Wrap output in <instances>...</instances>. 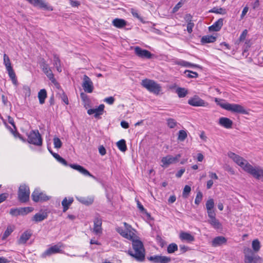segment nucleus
<instances>
[{
  "label": "nucleus",
  "instance_id": "58836bf2",
  "mask_svg": "<svg viewBox=\"0 0 263 263\" xmlns=\"http://www.w3.org/2000/svg\"><path fill=\"white\" fill-rule=\"evenodd\" d=\"M118 148L122 152H124L127 149L126 142L124 139L120 140L117 143Z\"/></svg>",
  "mask_w": 263,
  "mask_h": 263
},
{
  "label": "nucleus",
  "instance_id": "8fccbe9b",
  "mask_svg": "<svg viewBox=\"0 0 263 263\" xmlns=\"http://www.w3.org/2000/svg\"><path fill=\"white\" fill-rule=\"evenodd\" d=\"M53 144L55 148H60L62 145V143L61 140L58 137L53 138Z\"/></svg>",
  "mask_w": 263,
  "mask_h": 263
},
{
  "label": "nucleus",
  "instance_id": "c85d7f7f",
  "mask_svg": "<svg viewBox=\"0 0 263 263\" xmlns=\"http://www.w3.org/2000/svg\"><path fill=\"white\" fill-rule=\"evenodd\" d=\"M112 25L118 28H122L127 25V22L123 19L115 18L112 21Z\"/></svg>",
  "mask_w": 263,
  "mask_h": 263
},
{
  "label": "nucleus",
  "instance_id": "aec40b11",
  "mask_svg": "<svg viewBox=\"0 0 263 263\" xmlns=\"http://www.w3.org/2000/svg\"><path fill=\"white\" fill-rule=\"evenodd\" d=\"M104 109V104L100 105L98 108L89 109L87 110V114L89 115L94 114V117L96 118L103 114Z\"/></svg>",
  "mask_w": 263,
  "mask_h": 263
},
{
  "label": "nucleus",
  "instance_id": "e433bc0d",
  "mask_svg": "<svg viewBox=\"0 0 263 263\" xmlns=\"http://www.w3.org/2000/svg\"><path fill=\"white\" fill-rule=\"evenodd\" d=\"M14 227L13 226H8L5 231L3 235L2 236V239L5 240L11 234V233L14 231Z\"/></svg>",
  "mask_w": 263,
  "mask_h": 263
},
{
  "label": "nucleus",
  "instance_id": "bf43d9fd",
  "mask_svg": "<svg viewBox=\"0 0 263 263\" xmlns=\"http://www.w3.org/2000/svg\"><path fill=\"white\" fill-rule=\"evenodd\" d=\"M131 13L134 17H136V18H138L139 20H140L141 21H142V18L139 16V15L137 11L132 9L131 10Z\"/></svg>",
  "mask_w": 263,
  "mask_h": 263
},
{
  "label": "nucleus",
  "instance_id": "cd10ccee",
  "mask_svg": "<svg viewBox=\"0 0 263 263\" xmlns=\"http://www.w3.org/2000/svg\"><path fill=\"white\" fill-rule=\"evenodd\" d=\"M176 64L178 65H180L185 67H196L201 68V66L198 65L192 64L191 63L182 60H179L177 61L176 62Z\"/></svg>",
  "mask_w": 263,
  "mask_h": 263
},
{
  "label": "nucleus",
  "instance_id": "f3484780",
  "mask_svg": "<svg viewBox=\"0 0 263 263\" xmlns=\"http://www.w3.org/2000/svg\"><path fill=\"white\" fill-rule=\"evenodd\" d=\"M135 54L141 58L151 59L153 54L148 50L143 49L140 47L136 46L134 48Z\"/></svg>",
  "mask_w": 263,
  "mask_h": 263
},
{
  "label": "nucleus",
  "instance_id": "a19ab883",
  "mask_svg": "<svg viewBox=\"0 0 263 263\" xmlns=\"http://www.w3.org/2000/svg\"><path fill=\"white\" fill-rule=\"evenodd\" d=\"M209 12L215 13L217 14H225L226 13V11L225 9L222 8H217L214 7L212 9L210 10L209 11Z\"/></svg>",
  "mask_w": 263,
  "mask_h": 263
},
{
  "label": "nucleus",
  "instance_id": "7ed1b4c3",
  "mask_svg": "<svg viewBox=\"0 0 263 263\" xmlns=\"http://www.w3.org/2000/svg\"><path fill=\"white\" fill-rule=\"evenodd\" d=\"M48 150L50 152V153L52 154V155L53 156V157L55 158L59 162H60L65 166L68 165L67 161L62 157H61L59 154L53 153L49 148H48ZM69 166L71 168L78 171L84 176H88L92 177L95 179H96V177L91 175L86 169H85L84 167L80 165L76 164H70L69 165Z\"/></svg>",
  "mask_w": 263,
  "mask_h": 263
},
{
  "label": "nucleus",
  "instance_id": "6e6d98bb",
  "mask_svg": "<svg viewBox=\"0 0 263 263\" xmlns=\"http://www.w3.org/2000/svg\"><path fill=\"white\" fill-rule=\"evenodd\" d=\"M184 19L185 22L187 23H192L193 22V16L190 14H186L185 15L184 17Z\"/></svg>",
  "mask_w": 263,
  "mask_h": 263
},
{
  "label": "nucleus",
  "instance_id": "603ef678",
  "mask_svg": "<svg viewBox=\"0 0 263 263\" xmlns=\"http://www.w3.org/2000/svg\"><path fill=\"white\" fill-rule=\"evenodd\" d=\"M32 210H33V208L31 207L22 208L20 209L21 214V215H26V214L32 212Z\"/></svg>",
  "mask_w": 263,
  "mask_h": 263
},
{
  "label": "nucleus",
  "instance_id": "774afa93",
  "mask_svg": "<svg viewBox=\"0 0 263 263\" xmlns=\"http://www.w3.org/2000/svg\"><path fill=\"white\" fill-rule=\"evenodd\" d=\"M121 126L123 128H125V129L128 128L129 127L128 123L127 122L125 121H121Z\"/></svg>",
  "mask_w": 263,
  "mask_h": 263
},
{
  "label": "nucleus",
  "instance_id": "3c124183",
  "mask_svg": "<svg viewBox=\"0 0 263 263\" xmlns=\"http://www.w3.org/2000/svg\"><path fill=\"white\" fill-rule=\"evenodd\" d=\"M187 77L190 78H196L198 77V74L196 72H194L191 70H186L184 71V73H186Z\"/></svg>",
  "mask_w": 263,
  "mask_h": 263
},
{
  "label": "nucleus",
  "instance_id": "f704fd0d",
  "mask_svg": "<svg viewBox=\"0 0 263 263\" xmlns=\"http://www.w3.org/2000/svg\"><path fill=\"white\" fill-rule=\"evenodd\" d=\"M53 61V64L54 66L55 67V68H57V70H58V71L61 72L62 68L61 66V61H60V60L59 57L57 55H56V54L54 55Z\"/></svg>",
  "mask_w": 263,
  "mask_h": 263
},
{
  "label": "nucleus",
  "instance_id": "4d7b16f0",
  "mask_svg": "<svg viewBox=\"0 0 263 263\" xmlns=\"http://www.w3.org/2000/svg\"><path fill=\"white\" fill-rule=\"evenodd\" d=\"M10 213L12 215H21L20 209H12L10 210Z\"/></svg>",
  "mask_w": 263,
  "mask_h": 263
},
{
  "label": "nucleus",
  "instance_id": "ddd939ff",
  "mask_svg": "<svg viewBox=\"0 0 263 263\" xmlns=\"http://www.w3.org/2000/svg\"><path fill=\"white\" fill-rule=\"evenodd\" d=\"M181 156L180 154H178L175 157H173L172 155H167L166 157H163L161 159V162L162 163L161 166L167 167L170 164L177 162Z\"/></svg>",
  "mask_w": 263,
  "mask_h": 263
},
{
  "label": "nucleus",
  "instance_id": "5701e85b",
  "mask_svg": "<svg viewBox=\"0 0 263 263\" xmlns=\"http://www.w3.org/2000/svg\"><path fill=\"white\" fill-rule=\"evenodd\" d=\"M218 123L221 126L228 129L232 128L233 125L232 121L226 117L220 118Z\"/></svg>",
  "mask_w": 263,
  "mask_h": 263
},
{
  "label": "nucleus",
  "instance_id": "c03bdc74",
  "mask_svg": "<svg viewBox=\"0 0 263 263\" xmlns=\"http://www.w3.org/2000/svg\"><path fill=\"white\" fill-rule=\"evenodd\" d=\"M191 188L189 185H185L183 193H182V197L184 198H187L189 195L190 193L191 192Z\"/></svg>",
  "mask_w": 263,
  "mask_h": 263
},
{
  "label": "nucleus",
  "instance_id": "69168bd1",
  "mask_svg": "<svg viewBox=\"0 0 263 263\" xmlns=\"http://www.w3.org/2000/svg\"><path fill=\"white\" fill-rule=\"evenodd\" d=\"M209 176L212 179H214L216 180H217L218 179V177L216 173L210 172H209Z\"/></svg>",
  "mask_w": 263,
  "mask_h": 263
},
{
  "label": "nucleus",
  "instance_id": "2f4dec72",
  "mask_svg": "<svg viewBox=\"0 0 263 263\" xmlns=\"http://www.w3.org/2000/svg\"><path fill=\"white\" fill-rule=\"evenodd\" d=\"M73 201V198L72 197H69L68 200L67 198H65L62 201V205L63 207V212H65L68 209L69 206L72 203Z\"/></svg>",
  "mask_w": 263,
  "mask_h": 263
},
{
  "label": "nucleus",
  "instance_id": "6e6552de",
  "mask_svg": "<svg viewBox=\"0 0 263 263\" xmlns=\"http://www.w3.org/2000/svg\"><path fill=\"white\" fill-rule=\"evenodd\" d=\"M30 190L29 186L26 184L20 186L18 191V198L22 202H26L29 199Z\"/></svg>",
  "mask_w": 263,
  "mask_h": 263
},
{
  "label": "nucleus",
  "instance_id": "f03ea898",
  "mask_svg": "<svg viewBox=\"0 0 263 263\" xmlns=\"http://www.w3.org/2000/svg\"><path fill=\"white\" fill-rule=\"evenodd\" d=\"M132 241L133 250H128L127 253L136 260L142 262L145 259V249L143 242L135 234L133 239H129Z\"/></svg>",
  "mask_w": 263,
  "mask_h": 263
},
{
  "label": "nucleus",
  "instance_id": "412c9836",
  "mask_svg": "<svg viewBox=\"0 0 263 263\" xmlns=\"http://www.w3.org/2000/svg\"><path fill=\"white\" fill-rule=\"evenodd\" d=\"M30 4L35 7H39L41 8H43L46 10H52L48 7V5L45 3L44 0H26Z\"/></svg>",
  "mask_w": 263,
  "mask_h": 263
},
{
  "label": "nucleus",
  "instance_id": "dca6fc26",
  "mask_svg": "<svg viewBox=\"0 0 263 263\" xmlns=\"http://www.w3.org/2000/svg\"><path fill=\"white\" fill-rule=\"evenodd\" d=\"M147 259L154 263H169L171 258L161 255H154L147 257Z\"/></svg>",
  "mask_w": 263,
  "mask_h": 263
},
{
  "label": "nucleus",
  "instance_id": "b1692460",
  "mask_svg": "<svg viewBox=\"0 0 263 263\" xmlns=\"http://www.w3.org/2000/svg\"><path fill=\"white\" fill-rule=\"evenodd\" d=\"M227 242V239L223 236H217L214 238L212 241V246L214 247L220 246Z\"/></svg>",
  "mask_w": 263,
  "mask_h": 263
},
{
  "label": "nucleus",
  "instance_id": "4468645a",
  "mask_svg": "<svg viewBox=\"0 0 263 263\" xmlns=\"http://www.w3.org/2000/svg\"><path fill=\"white\" fill-rule=\"evenodd\" d=\"M188 104L191 106L195 107H205L208 105V103L207 102L201 99L199 96L197 95H195L191 98L188 100Z\"/></svg>",
  "mask_w": 263,
  "mask_h": 263
},
{
  "label": "nucleus",
  "instance_id": "37998d69",
  "mask_svg": "<svg viewBox=\"0 0 263 263\" xmlns=\"http://www.w3.org/2000/svg\"><path fill=\"white\" fill-rule=\"evenodd\" d=\"M252 246L255 252H258L260 248V242L257 239H255L252 241Z\"/></svg>",
  "mask_w": 263,
  "mask_h": 263
},
{
  "label": "nucleus",
  "instance_id": "680f3d73",
  "mask_svg": "<svg viewBox=\"0 0 263 263\" xmlns=\"http://www.w3.org/2000/svg\"><path fill=\"white\" fill-rule=\"evenodd\" d=\"M183 3L181 2H179L173 9V12L175 13L177 12L180 8L182 7Z\"/></svg>",
  "mask_w": 263,
  "mask_h": 263
},
{
  "label": "nucleus",
  "instance_id": "9d476101",
  "mask_svg": "<svg viewBox=\"0 0 263 263\" xmlns=\"http://www.w3.org/2000/svg\"><path fill=\"white\" fill-rule=\"evenodd\" d=\"M28 141L29 143L37 146L42 144V139L37 130H32L28 135Z\"/></svg>",
  "mask_w": 263,
  "mask_h": 263
},
{
  "label": "nucleus",
  "instance_id": "f257e3e1",
  "mask_svg": "<svg viewBox=\"0 0 263 263\" xmlns=\"http://www.w3.org/2000/svg\"><path fill=\"white\" fill-rule=\"evenodd\" d=\"M228 156L245 171L252 175L256 179H259L261 177L263 178V169L260 167H254L246 160L233 152L228 153Z\"/></svg>",
  "mask_w": 263,
  "mask_h": 263
},
{
  "label": "nucleus",
  "instance_id": "052dcab7",
  "mask_svg": "<svg viewBox=\"0 0 263 263\" xmlns=\"http://www.w3.org/2000/svg\"><path fill=\"white\" fill-rule=\"evenodd\" d=\"M8 197V193H3L0 194V203L4 201Z\"/></svg>",
  "mask_w": 263,
  "mask_h": 263
},
{
  "label": "nucleus",
  "instance_id": "c9c22d12",
  "mask_svg": "<svg viewBox=\"0 0 263 263\" xmlns=\"http://www.w3.org/2000/svg\"><path fill=\"white\" fill-rule=\"evenodd\" d=\"M216 37L212 35H205L201 39V42L202 43H213L216 41Z\"/></svg>",
  "mask_w": 263,
  "mask_h": 263
},
{
  "label": "nucleus",
  "instance_id": "13d9d810",
  "mask_svg": "<svg viewBox=\"0 0 263 263\" xmlns=\"http://www.w3.org/2000/svg\"><path fill=\"white\" fill-rule=\"evenodd\" d=\"M194 23L193 22L192 23H189L187 24V31L189 33H191L193 31V28L194 27Z\"/></svg>",
  "mask_w": 263,
  "mask_h": 263
},
{
  "label": "nucleus",
  "instance_id": "e2e57ef3",
  "mask_svg": "<svg viewBox=\"0 0 263 263\" xmlns=\"http://www.w3.org/2000/svg\"><path fill=\"white\" fill-rule=\"evenodd\" d=\"M99 152L101 155L104 156L106 154V152L105 147L103 146H100L99 147Z\"/></svg>",
  "mask_w": 263,
  "mask_h": 263
},
{
  "label": "nucleus",
  "instance_id": "ea45409f",
  "mask_svg": "<svg viewBox=\"0 0 263 263\" xmlns=\"http://www.w3.org/2000/svg\"><path fill=\"white\" fill-rule=\"evenodd\" d=\"M58 95L66 104H68L69 102L67 96L63 90H60V91L58 92Z\"/></svg>",
  "mask_w": 263,
  "mask_h": 263
},
{
  "label": "nucleus",
  "instance_id": "0e129e2a",
  "mask_svg": "<svg viewBox=\"0 0 263 263\" xmlns=\"http://www.w3.org/2000/svg\"><path fill=\"white\" fill-rule=\"evenodd\" d=\"M185 169L184 168H181L180 169L176 174V176L177 178H180L182 174L184 173Z\"/></svg>",
  "mask_w": 263,
  "mask_h": 263
},
{
  "label": "nucleus",
  "instance_id": "9b49d317",
  "mask_svg": "<svg viewBox=\"0 0 263 263\" xmlns=\"http://www.w3.org/2000/svg\"><path fill=\"white\" fill-rule=\"evenodd\" d=\"M31 197L33 201L35 202H43L48 201L50 197L39 189H36L32 193Z\"/></svg>",
  "mask_w": 263,
  "mask_h": 263
},
{
  "label": "nucleus",
  "instance_id": "338daca9",
  "mask_svg": "<svg viewBox=\"0 0 263 263\" xmlns=\"http://www.w3.org/2000/svg\"><path fill=\"white\" fill-rule=\"evenodd\" d=\"M248 10H249V8L248 7H245L242 11V13H241V18H242L246 14V13L248 12Z\"/></svg>",
  "mask_w": 263,
  "mask_h": 263
},
{
  "label": "nucleus",
  "instance_id": "1a4fd4ad",
  "mask_svg": "<svg viewBox=\"0 0 263 263\" xmlns=\"http://www.w3.org/2000/svg\"><path fill=\"white\" fill-rule=\"evenodd\" d=\"M4 64L6 66V68L8 71L9 77L12 80V81L13 84H16L17 80L16 78L15 73L11 66V63L10 61V59L9 57L4 54Z\"/></svg>",
  "mask_w": 263,
  "mask_h": 263
},
{
  "label": "nucleus",
  "instance_id": "c756f323",
  "mask_svg": "<svg viewBox=\"0 0 263 263\" xmlns=\"http://www.w3.org/2000/svg\"><path fill=\"white\" fill-rule=\"evenodd\" d=\"M31 236V233L28 231H26L24 232L21 236L18 242L19 244H24L30 238Z\"/></svg>",
  "mask_w": 263,
  "mask_h": 263
},
{
  "label": "nucleus",
  "instance_id": "49530a36",
  "mask_svg": "<svg viewBox=\"0 0 263 263\" xmlns=\"http://www.w3.org/2000/svg\"><path fill=\"white\" fill-rule=\"evenodd\" d=\"M137 206H138V209L140 210V211L141 212H142L143 213H145L147 217H150V216H151L150 214L148 213H147L146 210L144 209L143 206L142 205V204L140 203V202L139 200H137Z\"/></svg>",
  "mask_w": 263,
  "mask_h": 263
},
{
  "label": "nucleus",
  "instance_id": "6ab92c4d",
  "mask_svg": "<svg viewBox=\"0 0 263 263\" xmlns=\"http://www.w3.org/2000/svg\"><path fill=\"white\" fill-rule=\"evenodd\" d=\"M102 220L99 217H96L93 220V232L96 235L100 234L102 233Z\"/></svg>",
  "mask_w": 263,
  "mask_h": 263
},
{
  "label": "nucleus",
  "instance_id": "de8ad7c7",
  "mask_svg": "<svg viewBox=\"0 0 263 263\" xmlns=\"http://www.w3.org/2000/svg\"><path fill=\"white\" fill-rule=\"evenodd\" d=\"M203 197L202 193L200 191H198L197 193L196 198L195 200V203L197 205L199 204L201 202Z\"/></svg>",
  "mask_w": 263,
  "mask_h": 263
},
{
  "label": "nucleus",
  "instance_id": "4c0bfd02",
  "mask_svg": "<svg viewBox=\"0 0 263 263\" xmlns=\"http://www.w3.org/2000/svg\"><path fill=\"white\" fill-rule=\"evenodd\" d=\"M176 92L179 98H183L186 96L188 91L185 88L178 87L176 89Z\"/></svg>",
  "mask_w": 263,
  "mask_h": 263
},
{
  "label": "nucleus",
  "instance_id": "864d4df0",
  "mask_svg": "<svg viewBox=\"0 0 263 263\" xmlns=\"http://www.w3.org/2000/svg\"><path fill=\"white\" fill-rule=\"evenodd\" d=\"M248 34V31L247 29H245L242 33L241 34L239 38V40L240 42H243V41H245V40L246 39V36Z\"/></svg>",
  "mask_w": 263,
  "mask_h": 263
},
{
  "label": "nucleus",
  "instance_id": "bb28decb",
  "mask_svg": "<svg viewBox=\"0 0 263 263\" xmlns=\"http://www.w3.org/2000/svg\"><path fill=\"white\" fill-rule=\"evenodd\" d=\"M76 198L79 202L86 205L91 204L94 200L92 197H76Z\"/></svg>",
  "mask_w": 263,
  "mask_h": 263
},
{
  "label": "nucleus",
  "instance_id": "2eb2a0df",
  "mask_svg": "<svg viewBox=\"0 0 263 263\" xmlns=\"http://www.w3.org/2000/svg\"><path fill=\"white\" fill-rule=\"evenodd\" d=\"M82 87L85 92L91 93L93 90V85L91 79L86 75L83 79Z\"/></svg>",
  "mask_w": 263,
  "mask_h": 263
},
{
  "label": "nucleus",
  "instance_id": "7c9ffc66",
  "mask_svg": "<svg viewBox=\"0 0 263 263\" xmlns=\"http://www.w3.org/2000/svg\"><path fill=\"white\" fill-rule=\"evenodd\" d=\"M206 209L207 210L208 215L209 214H212L211 213H215L213 208L214 207V201L213 199H209L205 204Z\"/></svg>",
  "mask_w": 263,
  "mask_h": 263
},
{
  "label": "nucleus",
  "instance_id": "a211bd4d",
  "mask_svg": "<svg viewBox=\"0 0 263 263\" xmlns=\"http://www.w3.org/2000/svg\"><path fill=\"white\" fill-rule=\"evenodd\" d=\"M208 215L209 219L208 222L215 229H219L222 228V225L219 220L216 218V213H211Z\"/></svg>",
  "mask_w": 263,
  "mask_h": 263
},
{
  "label": "nucleus",
  "instance_id": "09e8293b",
  "mask_svg": "<svg viewBox=\"0 0 263 263\" xmlns=\"http://www.w3.org/2000/svg\"><path fill=\"white\" fill-rule=\"evenodd\" d=\"M166 121L168 126L171 128H174L177 125V122L174 119L168 118Z\"/></svg>",
  "mask_w": 263,
  "mask_h": 263
},
{
  "label": "nucleus",
  "instance_id": "a18cd8bd",
  "mask_svg": "<svg viewBox=\"0 0 263 263\" xmlns=\"http://www.w3.org/2000/svg\"><path fill=\"white\" fill-rule=\"evenodd\" d=\"M187 137V133L184 130H180L179 132L178 139L181 141H183Z\"/></svg>",
  "mask_w": 263,
  "mask_h": 263
},
{
  "label": "nucleus",
  "instance_id": "f8f14e48",
  "mask_svg": "<svg viewBox=\"0 0 263 263\" xmlns=\"http://www.w3.org/2000/svg\"><path fill=\"white\" fill-rule=\"evenodd\" d=\"M62 245L60 243L52 246L49 247L48 249H47L42 253V257L43 258H45L47 256H50L54 254L62 253Z\"/></svg>",
  "mask_w": 263,
  "mask_h": 263
},
{
  "label": "nucleus",
  "instance_id": "473e14b6",
  "mask_svg": "<svg viewBox=\"0 0 263 263\" xmlns=\"http://www.w3.org/2000/svg\"><path fill=\"white\" fill-rule=\"evenodd\" d=\"M47 217L46 213H37L33 217L32 220L35 222H40Z\"/></svg>",
  "mask_w": 263,
  "mask_h": 263
},
{
  "label": "nucleus",
  "instance_id": "423d86ee",
  "mask_svg": "<svg viewBox=\"0 0 263 263\" xmlns=\"http://www.w3.org/2000/svg\"><path fill=\"white\" fill-rule=\"evenodd\" d=\"M141 84L148 91L155 94H158L161 91V86L153 80H143Z\"/></svg>",
  "mask_w": 263,
  "mask_h": 263
},
{
  "label": "nucleus",
  "instance_id": "20e7f679",
  "mask_svg": "<svg viewBox=\"0 0 263 263\" xmlns=\"http://www.w3.org/2000/svg\"><path fill=\"white\" fill-rule=\"evenodd\" d=\"M215 102L217 103L222 108L230 111L232 112L248 114L247 111L241 105L238 104H230L229 103L224 102L223 100L219 99L218 98L215 99Z\"/></svg>",
  "mask_w": 263,
  "mask_h": 263
},
{
  "label": "nucleus",
  "instance_id": "5fc2aeb1",
  "mask_svg": "<svg viewBox=\"0 0 263 263\" xmlns=\"http://www.w3.org/2000/svg\"><path fill=\"white\" fill-rule=\"evenodd\" d=\"M115 100V99L113 97H109L108 98H106L104 99V101L109 105H112L114 104Z\"/></svg>",
  "mask_w": 263,
  "mask_h": 263
},
{
  "label": "nucleus",
  "instance_id": "0eeeda50",
  "mask_svg": "<svg viewBox=\"0 0 263 263\" xmlns=\"http://www.w3.org/2000/svg\"><path fill=\"white\" fill-rule=\"evenodd\" d=\"M245 263H261L262 259L258 255H255L253 251L249 248L244 251Z\"/></svg>",
  "mask_w": 263,
  "mask_h": 263
},
{
  "label": "nucleus",
  "instance_id": "393cba45",
  "mask_svg": "<svg viewBox=\"0 0 263 263\" xmlns=\"http://www.w3.org/2000/svg\"><path fill=\"white\" fill-rule=\"evenodd\" d=\"M223 20L219 18L215 22L212 26L209 27V30L210 31H218L220 30L223 26Z\"/></svg>",
  "mask_w": 263,
  "mask_h": 263
},
{
  "label": "nucleus",
  "instance_id": "72a5a7b5",
  "mask_svg": "<svg viewBox=\"0 0 263 263\" xmlns=\"http://www.w3.org/2000/svg\"><path fill=\"white\" fill-rule=\"evenodd\" d=\"M47 96V91L45 89H42L40 90L38 92V98L40 104H43L45 103V100Z\"/></svg>",
  "mask_w": 263,
  "mask_h": 263
},
{
  "label": "nucleus",
  "instance_id": "79ce46f5",
  "mask_svg": "<svg viewBox=\"0 0 263 263\" xmlns=\"http://www.w3.org/2000/svg\"><path fill=\"white\" fill-rule=\"evenodd\" d=\"M178 250V246L176 243H172L168 245L167 251L168 253H173Z\"/></svg>",
  "mask_w": 263,
  "mask_h": 263
},
{
  "label": "nucleus",
  "instance_id": "39448f33",
  "mask_svg": "<svg viewBox=\"0 0 263 263\" xmlns=\"http://www.w3.org/2000/svg\"><path fill=\"white\" fill-rule=\"evenodd\" d=\"M123 224L125 227V229L124 230L122 227H118L116 228V231L122 236L128 240L133 239L135 234L133 231L134 230L132 229V227L126 222H124Z\"/></svg>",
  "mask_w": 263,
  "mask_h": 263
},
{
  "label": "nucleus",
  "instance_id": "a878e982",
  "mask_svg": "<svg viewBox=\"0 0 263 263\" xmlns=\"http://www.w3.org/2000/svg\"><path fill=\"white\" fill-rule=\"evenodd\" d=\"M179 238L183 241H185L187 242H191L194 241L195 238L194 236L187 232H181L179 235Z\"/></svg>",
  "mask_w": 263,
  "mask_h": 263
},
{
  "label": "nucleus",
  "instance_id": "4be33fe9",
  "mask_svg": "<svg viewBox=\"0 0 263 263\" xmlns=\"http://www.w3.org/2000/svg\"><path fill=\"white\" fill-rule=\"evenodd\" d=\"M41 66L43 71L46 74L47 77L52 82H54V81H55L54 75L48 65L45 62H43Z\"/></svg>",
  "mask_w": 263,
  "mask_h": 263
}]
</instances>
